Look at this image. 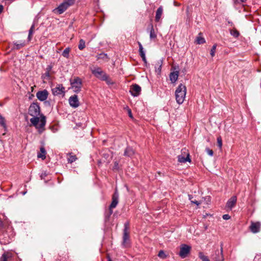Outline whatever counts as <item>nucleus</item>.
<instances>
[{
  "label": "nucleus",
  "mask_w": 261,
  "mask_h": 261,
  "mask_svg": "<svg viewBox=\"0 0 261 261\" xmlns=\"http://www.w3.org/2000/svg\"><path fill=\"white\" fill-rule=\"evenodd\" d=\"M3 10V6L2 5H0V14L2 13Z\"/></svg>",
  "instance_id": "nucleus-45"
},
{
  "label": "nucleus",
  "mask_w": 261,
  "mask_h": 261,
  "mask_svg": "<svg viewBox=\"0 0 261 261\" xmlns=\"http://www.w3.org/2000/svg\"><path fill=\"white\" fill-rule=\"evenodd\" d=\"M65 88L62 85L59 84L52 89L53 94L54 95H61L64 93Z\"/></svg>",
  "instance_id": "nucleus-13"
},
{
  "label": "nucleus",
  "mask_w": 261,
  "mask_h": 261,
  "mask_svg": "<svg viewBox=\"0 0 261 261\" xmlns=\"http://www.w3.org/2000/svg\"><path fill=\"white\" fill-rule=\"evenodd\" d=\"M69 103L71 107L74 108L78 107L80 105V102L79 101L77 96L74 95L71 96L69 98Z\"/></svg>",
  "instance_id": "nucleus-10"
},
{
  "label": "nucleus",
  "mask_w": 261,
  "mask_h": 261,
  "mask_svg": "<svg viewBox=\"0 0 261 261\" xmlns=\"http://www.w3.org/2000/svg\"><path fill=\"white\" fill-rule=\"evenodd\" d=\"M141 88L137 84L133 85L130 88V92L134 96H138L141 92Z\"/></svg>",
  "instance_id": "nucleus-11"
},
{
  "label": "nucleus",
  "mask_w": 261,
  "mask_h": 261,
  "mask_svg": "<svg viewBox=\"0 0 261 261\" xmlns=\"http://www.w3.org/2000/svg\"><path fill=\"white\" fill-rule=\"evenodd\" d=\"M162 13H163V8H162V7H160L156 12V15H155V21H159L161 17V16L162 15Z\"/></svg>",
  "instance_id": "nucleus-22"
},
{
  "label": "nucleus",
  "mask_w": 261,
  "mask_h": 261,
  "mask_svg": "<svg viewBox=\"0 0 261 261\" xmlns=\"http://www.w3.org/2000/svg\"><path fill=\"white\" fill-rule=\"evenodd\" d=\"M40 152H41L37 155L38 158L44 160L45 159L46 151L43 147L40 148Z\"/></svg>",
  "instance_id": "nucleus-23"
},
{
  "label": "nucleus",
  "mask_w": 261,
  "mask_h": 261,
  "mask_svg": "<svg viewBox=\"0 0 261 261\" xmlns=\"http://www.w3.org/2000/svg\"><path fill=\"white\" fill-rule=\"evenodd\" d=\"M190 249H191V247L190 246H189L187 245H185V244L182 245L180 247L179 255L182 258H185L187 256L188 254L190 252Z\"/></svg>",
  "instance_id": "nucleus-9"
},
{
  "label": "nucleus",
  "mask_w": 261,
  "mask_h": 261,
  "mask_svg": "<svg viewBox=\"0 0 261 261\" xmlns=\"http://www.w3.org/2000/svg\"><path fill=\"white\" fill-rule=\"evenodd\" d=\"M222 217L224 220H229L230 218V216L227 214L224 215Z\"/></svg>",
  "instance_id": "nucleus-40"
},
{
  "label": "nucleus",
  "mask_w": 261,
  "mask_h": 261,
  "mask_svg": "<svg viewBox=\"0 0 261 261\" xmlns=\"http://www.w3.org/2000/svg\"><path fill=\"white\" fill-rule=\"evenodd\" d=\"M217 144L219 148L221 149L222 146V141L221 137H219L217 138Z\"/></svg>",
  "instance_id": "nucleus-37"
},
{
  "label": "nucleus",
  "mask_w": 261,
  "mask_h": 261,
  "mask_svg": "<svg viewBox=\"0 0 261 261\" xmlns=\"http://www.w3.org/2000/svg\"><path fill=\"white\" fill-rule=\"evenodd\" d=\"M260 223L258 222H251L249 227L251 231L254 233L259 231L260 227Z\"/></svg>",
  "instance_id": "nucleus-14"
},
{
  "label": "nucleus",
  "mask_w": 261,
  "mask_h": 261,
  "mask_svg": "<svg viewBox=\"0 0 261 261\" xmlns=\"http://www.w3.org/2000/svg\"><path fill=\"white\" fill-rule=\"evenodd\" d=\"M191 202L196 204L197 205H199L200 204V202L197 200H191Z\"/></svg>",
  "instance_id": "nucleus-42"
},
{
  "label": "nucleus",
  "mask_w": 261,
  "mask_h": 261,
  "mask_svg": "<svg viewBox=\"0 0 261 261\" xmlns=\"http://www.w3.org/2000/svg\"><path fill=\"white\" fill-rule=\"evenodd\" d=\"M200 33L199 34V35H200ZM196 42L197 44H203L205 42V39L204 38L201 37L200 36H198L196 38Z\"/></svg>",
  "instance_id": "nucleus-29"
},
{
  "label": "nucleus",
  "mask_w": 261,
  "mask_h": 261,
  "mask_svg": "<svg viewBox=\"0 0 261 261\" xmlns=\"http://www.w3.org/2000/svg\"><path fill=\"white\" fill-rule=\"evenodd\" d=\"M78 47L80 50H83L85 47V42L83 39L80 40Z\"/></svg>",
  "instance_id": "nucleus-32"
},
{
  "label": "nucleus",
  "mask_w": 261,
  "mask_h": 261,
  "mask_svg": "<svg viewBox=\"0 0 261 261\" xmlns=\"http://www.w3.org/2000/svg\"><path fill=\"white\" fill-rule=\"evenodd\" d=\"M0 125L4 127H6L5 120L4 117L0 114Z\"/></svg>",
  "instance_id": "nucleus-34"
},
{
  "label": "nucleus",
  "mask_w": 261,
  "mask_h": 261,
  "mask_svg": "<svg viewBox=\"0 0 261 261\" xmlns=\"http://www.w3.org/2000/svg\"><path fill=\"white\" fill-rule=\"evenodd\" d=\"M112 213H113V210L109 208L108 211L106 213V218L107 219H109V218H110L111 215L112 214Z\"/></svg>",
  "instance_id": "nucleus-35"
},
{
  "label": "nucleus",
  "mask_w": 261,
  "mask_h": 261,
  "mask_svg": "<svg viewBox=\"0 0 261 261\" xmlns=\"http://www.w3.org/2000/svg\"><path fill=\"white\" fill-rule=\"evenodd\" d=\"M143 60V61L145 62V63H146V57H145V56H144V57H141Z\"/></svg>",
  "instance_id": "nucleus-46"
},
{
  "label": "nucleus",
  "mask_w": 261,
  "mask_h": 261,
  "mask_svg": "<svg viewBox=\"0 0 261 261\" xmlns=\"http://www.w3.org/2000/svg\"><path fill=\"white\" fill-rule=\"evenodd\" d=\"M2 223V222L1 221H0V225H1Z\"/></svg>",
  "instance_id": "nucleus-51"
},
{
  "label": "nucleus",
  "mask_w": 261,
  "mask_h": 261,
  "mask_svg": "<svg viewBox=\"0 0 261 261\" xmlns=\"http://www.w3.org/2000/svg\"><path fill=\"white\" fill-rule=\"evenodd\" d=\"M70 50V48H66L62 53V56L66 58H68L69 57Z\"/></svg>",
  "instance_id": "nucleus-31"
},
{
  "label": "nucleus",
  "mask_w": 261,
  "mask_h": 261,
  "mask_svg": "<svg viewBox=\"0 0 261 261\" xmlns=\"http://www.w3.org/2000/svg\"><path fill=\"white\" fill-rule=\"evenodd\" d=\"M48 92L46 90L38 91L36 94L37 98L40 101L45 100L48 97Z\"/></svg>",
  "instance_id": "nucleus-12"
},
{
  "label": "nucleus",
  "mask_w": 261,
  "mask_h": 261,
  "mask_svg": "<svg viewBox=\"0 0 261 261\" xmlns=\"http://www.w3.org/2000/svg\"><path fill=\"white\" fill-rule=\"evenodd\" d=\"M215 261H223L224 256L223 254V248H221L220 251H218V253L216 254V256L214 257Z\"/></svg>",
  "instance_id": "nucleus-19"
},
{
  "label": "nucleus",
  "mask_w": 261,
  "mask_h": 261,
  "mask_svg": "<svg viewBox=\"0 0 261 261\" xmlns=\"http://www.w3.org/2000/svg\"><path fill=\"white\" fill-rule=\"evenodd\" d=\"M175 97L176 102L181 104L185 100L186 94V87L182 84H180L175 91Z\"/></svg>",
  "instance_id": "nucleus-3"
},
{
  "label": "nucleus",
  "mask_w": 261,
  "mask_h": 261,
  "mask_svg": "<svg viewBox=\"0 0 261 261\" xmlns=\"http://www.w3.org/2000/svg\"><path fill=\"white\" fill-rule=\"evenodd\" d=\"M158 256L162 258H165L166 257V255L163 250L160 251Z\"/></svg>",
  "instance_id": "nucleus-38"
},
{
  "label": "nucleus",
  "mask_w": 261,
  "mask_h": 261,
  "mask_svg": "<svg viewBox=\"0 0 261 261\" xmlns=\"http://www.w3.org/2000/svg\"><path fill=\"white\" fill-rule=\"evenodd\" d=\"M34 30H35V25H34V24H33L31 26V27L29 30V35H28V41H30L31 40L33 34L34 32Z\"/></svg>",
  "instance_id": "nucleus-26"
},
{
  "label": "nucleus",
  "mask_w": 261,
  "mask_h": 261,
  "mask_svg": "<svg viewBox=\"0 0 261 261\" xmlns=\"http://www.w3.org/2000/svg\"><path fill=\"white\" fill-rule=\"evenodd\" d=\"M118 199H119V194L117 190L116 189L114 193L112 196V202L109 206V209L114 208L116 207L118 203Z\"/></svg>",
  "instance_id": "nucleus-8"
},
{
  "label": "nucleus",
  "mask_w": 261,
  "mask_h": 261,
  "mask_svg": "<svg viewBox=\"0 0 261 261\" xmlns=\"http://www.w3.org/2000/svg\"><path fill=\"white\" fill-rule=\"evenodd\" d=\"M12 257L11 254L9 252L4 253L0 258V261H9Z\"/></svg>",
  "instance_id": "nucleus-21"
},
{
  "label": "nucleus",
  "mask_w": 261,
  "mask_h": 261,
  "mask_svg": "<svg viewBox=\"0 0 261 261\" xmlns=\"http://www.w3.org/2000/svg\"><path fill=\"white\" fill-rule=\"evenodd\" d=\"M50 69V68H49L48 71L45 73V75L47 77H49L50 76L49 70Z\"/></svg>",
  "instance_id": "nucleus-43"
},
{
  "label": "nucleus",
  "mask_w": 261,
  "mask_h": 261,
  "mask_svg": "<svg viewBox=\"0 0 261 261\" xmlns=\"http://www.w3.org/2000/svg\"><path fill=\"white\" fill-rule=\"evenodd\" d=\"M206 151L210 155L212 156L213 155V151L212 149L207 148L206 149Z\"/></svg>",
  "instance_id": "nucleus-39"
},
{
  "label": "nucleus",
  "mask_w": 261,
  "mask_h": 261,
  "mask_svg": "<svg viewBox=\"0 0 261 261\" xmlns=\"http://www.w3.org/2000/svg\"><path fill=\"white\" fill-rule=\"evenodd\" d=\"M247 0H241V1L243 3H244Z\"/></svg>",
  "instance_id": "nucleus-48"
},
{
  "label": "nucleus",
  "mask_w": 261,
  "mask_h": 261,
  "mask_svg": "<svg viewBox=\"0 0 261 261\" xmlns=\"http://www.w3.org/2000/svg\"><path fill=\"white\" fill-rule=\"evenodd\" d=\"M216 47H217V45L216 44H214L211 50V55L212 56V57H214L215 56V52H216Z\"/></svg>",
  "instance_id": "nucleus-33"
},
{
  "label": "nucleus",
  "mask_w": 261,
  "mask_h": 261,
  "mask_svg": "<svg viewBox=\"0 0 261 261\" xmlns=\"http://www.w3.org/2000/svg\"><path fill=\"white\" fill-rule=\"evenodd\" d=\"M97 60H101L104 61H107L108 60V56L106 54L101 53L97 56Z\"/></svg>",
  "instance_id": "nucleus-25"
},
{
  "label": "nucleus",
  "mask_w": 261,
  "mask_h": 261,
  "mask_svg": "<svg viewBox=\"0 0 261 261\" xmlns=\"http://www.w3.org/2000/svg\"><path fill=\"white\" fill-rule=\"evenodd\" d=\"M29 114L32 116H40V107L37 103H33L29 107Z\"/></svg>",
  "instance_id": "nucleus-6"
},
{
  "label": "nucleus",
  "mask_w": 261,
  "mask_h": 261,
  "mask_svg": "<svg viewBox=\"0 0 261 261\" xmlns=\"http://www.w3.org/2000/svg\"><path fill=\"white\" fill-rule=\"evenodd\" d=\"M108 261H112V260H111V258H109Z\"/></svg>",
  "instance_id": "nucleus-49"
},
{
  "label": "nucleus",
  "mask_w": 261,
  "mask_h": 261,
  "mask_svg": "<svg viewBox=\"0 0 261 261\" xmlns=\"http://www.w3.org/2000/svg\"><path fill=\"white\" fill-rule=\"evenodd\" d=\"M129 239V232L128 231L126 226H125L123 231V245L124 246H126L128 244V241Z\"/></svg>",
  "instance_id": "nucleus-16"
},
{
  "label": "nucleus",
  "mask_w": 261,
  "mask_h": 261,
  "mask_svg": "<svg viewBox=\"0 0 261 261\" xmlns=\"http://www.w3.org/2000/svg\"><path fill=\"white\" fill-rule=\"evenodd\" d=\"M150 38L151 39H155L156 37V33H155L154 30L153 29V27L152 25H151V30L150 31Z\"/></svg>",
  "instance_id": "nucleus-27"
},
{
  "label": "nucleus",
  "mask_w": 261,
  "mask_h": 261,
  "mask_svg": "<svg viewBox=\"0 0 261 261\" xmlns=\"http://www.w3.org/2000/svg\"><path fill=\"white\" fill-rule=\"evenodd\" d=\"M158 65L159 66V70L160 71L161 70V66H162L161 62H158Z\"/></svg>",
  "instance_id": "nucleus-44"
},
{
  "label": "nucleus",
  "mask_w": 261,
  "mask_h": 261,
  "mask_svg": "<svg viewBox=\"0 0 261 261\" xmlns=\"http://www.w3.org/2000/svg\"><path fill=\"white\" fill-rule=\"evenodd\" d=\"M118 164L116 162L115 163V168H117Z\"/></svg>",
  "instance_id": "nucleus-47"
},
{
  "label": "nucleus",
  "mask_w": 261,
  "mask_h": 261,
  "mask_svg": "<svg viewBox=\"0 0 261 261\" xmlns=\"http://www.w3.org/2000/svg\"><path fill=\"white\" fill-rule=\"evenodd\" d=\"M39 116H33L30 119V122L38 130L39 133H41L44 130V127L46 123V118L43 115H41L40 117Z\"/></svg>",
  "instance_id": "nucleus-1"
},
{
  "label": "nucleus",
  "mask_w": 261,
  "mask_h": 261,
  "mask_svg": "<svg viewBox=\"0 0 261 261\" xmlns=\"http://www.w3.org/2000/svg\"><path fill=\"white\" fill-rule=\"evenodd\" d=\"M74 1L75 0H64V1L55 10V11L59 14H61L66 11L69 6L73 5Z\"/></svg>",
  "instance_id": "nucleus-4"
},
{
  "label": "nucleus",
  "mask_w": 261,
  "mask_h": 261,
  "mask_svg": "<svg viewBox=\"0 0 261 261\" xmlns=\"http://www.w3.org/2000/svg\"><path fill=\"white\" fill-rule=\"evenodd\" d=\"M237 202V197H231L227 201L226 203L227 208L231 210V208L234 206Z\"/></svg>",
  "instance_id": "nucleus-15"
},
{
  "label": "nucleus",
  "mask_w": 261,
  "mask_h": 261,
  "mask_svg": "<svg viewBox=\"0 0 261 261\" xmlns=\"http://www.w3.org/2000/svg\"><path fill=\"white\" fill-rule=\"evenodd\" d=\"M189 199H190V200H191V196H190V195H189Z\"/></svg>",
  "instance_id": "nucleus-50"
},
{
  "label": "nucleus",
  "mask_w": 261,
  "mask_h": 261,
  "mask_svg": "<svg viewBox=\"0 0 261 261\" xmlns=\"http://www.w3.org/2000/svg\"><path fill=\"white\" fill-rule=\"evenodd\" d=\"M230 34L231 35L235 37H237L239 35V32L236 30H232L230 31Z\"/></svg>",
  "instance_id": "nucleus-36"
},
{
  "label": "nucleus",
  "mask_w": 261,
  "mask_h": 261,
  "mask_svg": "<svg viewBox=\"0 0 261 261\" xmlns=\"http://www.w3.org/2000/svg\"><path fill=\"white\" fill-rule=\"evenodd\" d=\"M26 45V43L24 41H19L13 43V49L18 50L20 48L23 47Z\"/></svg>",
  "instance_id": "nucleus-17"
},
{
  "label": "nucleus",
  "mask_w": 261,
  "mask_h": 261,
  "mask_svg": "<svg viewBox=\"0 0 261 261\" xmlns=\"http://www.w3.org/2000/svg\"><path fill=\"white\" fill-rule=\"evenodd\" d=\"M127 113H128L129 116L130 118H133V115H132V113L130 109H129L128 108L127 109Z\"/></svg>",
  "instance_id": "nucleus-41"
},
{
  "label": "nucleus",
  "mask_w": 261,
  "mask_h": 261,
  "mask_svg": "<svg viewBox=\"0 0 261 261\" xmlns=\"http://www.w3.org/2000/svg\"><path fill=\"white\" fill-rule=\"evenodd\" d=\"M92 74L98 79L106 81L107 84H112L107 74L100 68L95 67L91 68Z\"/></svg>",
  "instance_id": "nucleus-2"
},
{
  "label": "nucleus",
  "mask_w": 261,
  "mask_h": 261,
  "mask_svg": "<svg viewBox=\"0 0 261 261\" xmlns=\"http://www.w3.org/2000/svg\"><path fill=\"white\" fill-rule=\"evenodd\" d=\"M198 256L202 261H210L208 257L205 256L202 252H199Z\"/></svg>",
  "instance_id": "nucleus-28"
},
{
  "label": "nucleus",
  "mask_w": 261,
  "mask_h": 261,
  "mask_svg": "<svg viewBox=\"0 0 261 261\" xmlns=\"http://www.w3.org/2000/svg\"><path fill=\"white\" fill-rule=\"evenodd\" d=\"M71 88L73 91L78 93L81 91L82 82L80 78L76 77H74L73 80H70Z\"/></svg>",
  "instance_id": "nucleus-5"
},
{
  "label": "nucleus",
  "mask_w": 261,
  "mask_h": 261,
  "mask_svg": "<svg viewBox=\"0 0 261 261\" xmlns=\"http://www.w3.org/2000/svg\"><path fill=\"white\" fill-rule=\"evenodd\" d=\"M68 157L67 158L68 162L69 163H72V162L75 161L77 159L75 155H74L72 153H69L67 154Z\"/></svg>",
  "instance_id": "nucleus-24"
},
{
  "label": "nucleus",
  "mask_w": 261,
  "mask_h": 261,
  "mask_svg": "<svg viewBox=\"0 0 261 261\" xmlns=\"http://www.w3.org/2000/svg\"><path fill=\"white\" fill-rule=\"evenodd\" d=\"M135 154V151L133 149L130 147H127L124 152V155L126 156H132Z\"/></svg>",
  "instance_id": "nucleus-20"
},
{
  "label": "nucleus",
  "mask_w": 261,
  "mask_h": 261,
  "mask_svg": "<svg viewBox=\"0 0 261 261\" xmlns=\"http://www.w3.org/2000/svg\"><path fill=\"white\" fill-rule=\"evenodd\" d=\"M138 43L139 47V52H140V56L141 57H144V56H145V53L143 50V46L140 42H138Z\"/></svg>",
  "instance_id": "nucleus-30"
},
{
  "label": "nucleus",
  "mask_w": 261,
  "mask_h": 261,
  "mask_svg": "<svg viewBox=\"0 0 261 261\" xmlns=\"http://www.w3.org/2000/svg\"><path fill=\"white\" fill-rule=\"evenodd\" d=\"M179 72L178 71L170 72L169 79L172 83H174L177 80Z\"/></svg>",
  "instance_id": "nucleus-18"
},
{
  "label": "nucleus",
  "mask_w": 261,
  "mask_h": 261,
  "mask_svg": "<svg viewBox=\"0 0 261 261\" xmlns=\"http://www.w3.org/2000/svg\"><path fill=\"white\" fill-rule=\"evenodd\" d=\"M190 154L188 150L184 148L181 150V154L179 155L178 158V161L180 163H185L187 161L190 162Z\"/></svg>",
  "instance_id": "nucleus-7"
}]
</instances>
